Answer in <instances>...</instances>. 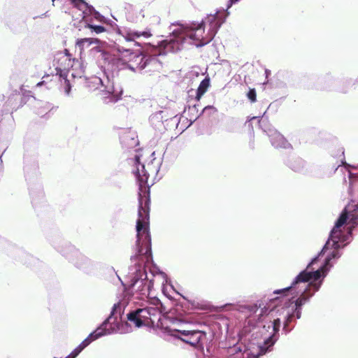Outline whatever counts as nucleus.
I'll return each mask as SVG.
<instances>
[{
  "label": "nucleus",
  "instance_id": "aec40b11",
  "mask_svg": "<svg viewBox=\"0 0 358 358\" xmlns=\"http://www.w3.org/2000/svg\"><path fill=\"white\" fill-rule=\"evenodd\" d=\"M216 112L217 109L213 106H207L202 110V113H208V115L214 114Z\"/></svg>",
  "mask_w": 358,
  "mask_h": 358
},
{
  "label": "nucleus",
  "instance_id": "6e6552de",
  "mask_svg": "<svg viewBox=\"0 0 358 358\" xmlns=\"http://www.w3.org/2000/svg\"><path fill=\"white\" fill-rule=\"evenodd\" d=\"M317 259V257L314 258L312 262L308 265L306 270L301 271L295 278L292 283L291 286L282 289H277L273 292L274 294H278L280 293L287 292L296 287V285L299 282H307L310 280H317L321 277V269H317L315 271H308L312 264H313Z\"/></svg>",
  "mask_w": 358,
  "mask_h": 358
},
{
  "label": "nucleus",
  "instance_id": "f704fd0d",
  "mask_svg": "<svg viewBox=\"0 0 358 358\" xmlns=\"http://www.w3.org/2000/svg\"><path fill=\"white\" fill-rule=\"evenodd\" d=\"M55 1V0H52V3H54Z\"/></svg>",
  "mask_w": 358,
  "mask_h": 358
},
{
  "label": "nucleus",
  "instance_id": "a211bd4d",
  "mask_svg": "<svg viewBox=\"0 0 358 358\" xmlns=\"http://www.w3.org/2000/svg\"><path fill=\"white\" fill-rule=\"evenodd\" d=\"M122 142L128 147H132L134 145H137L138 140L134 137L131 138L129 136L127 135L122 137Z\"/></svg>",
  "mask_w": 358,
  "mask_h": 358
},
{
  "label": "nucleus",
  "instance_id": "5701e85b",
  "mask_svg": "<svg viewBox=\"0 0 358 358\" xmlns=\"http://www.w3.org/2000/svg\"><path fill=\"white\" fill-rule=\"evenodd\" d=\"M294 314L289 315L285 324H284V329H286L289 325V323L292 322Z\"/></svg>",
  "mask_w": 358,
  "mask_h": 358
},
{
  "label": "nucleus",
  "instance_id": "7ed1b4c3",
  "mask_svg": "<svg viewBox=\"0 0 358 358\" xmlns=\"http://www.w3.org/2000/svg\"><path fill=\"white\" fill-rule=\"evenodd\" d=\"M266 311L267 308L262 301L248 306V335L251 334L248 358H258L266 354L275 343L273 338L279 331L280 320L278 318L264 323L262 317Z\"/></svg>",
  "mask_w": 358,
  "mask_h": 358
},
{
  "label": "nucleus",
  "instance_id": "f8f14e48",
  "mask_svg": "<svg viewBox=\"0 0 358 358\" xmlns=\"http://www.w3.org/2000/svg\"><path fill=\"white\" fill-rule=\"evenodd\" d=\"M117 32L119 35L122 36L127 42L131 43L134 45H139L138 43L136 42V39L139 38L141 36L147 38L152 36L150 31H136L127 27L120 28L117 29Z\"/></svg>",
  "mask_w": 358,
  "mask_h": 358
},
{
  "label": "nucleus",
  "instance_id": "20e7f679",
  "mask_svg": "<svg viewBox=\"0 0 358 358\" xmlns=\"http://www.w3.org/2000/svg\"><path fill=\"white\" fill-rule=\"evenodd\" d=\"M94 48L91 50V53L95 55L98 59L99 65L103 69L104 71V77L100 78L98 76H92L87 79V87L90 91H99V94L102 96V98L106 103L116 102L118 101L122 94L121 89H116L114 86V83L109 78V76L107 74V70H104L102 66H104V61L99 57V55L93 51ZM108 73H112L108 71Z\"/></svg>",
  "mask_w": 358,
  "mask_h": 358
},
{
  "label": "nucleus",
  "instance_id": "ddd939ff",
  "mask_svg": "<svg viewBox=\"0 0 358 358\" xmlns=\"http://www.w3.org/2000/svg\"><path fill=\"white\" fill-rule=\"evenodd\" d=\"M72 3L75 8L80 12L79 15L86 22H88V17L90 15H92L95 18H98V17H99V14L94 10V8L89 6L83 0H72Z\"/></svg>",
  "mask_w": 358,
  "mask_h": 358
},
{
  "label": "nucleus",
  "instance_id": "1a4fd4ad",
  "mask_svg": "<svg viewBox=\"0 0 358 358\" xmlns=\"http://www.w3.org/2000/svg\"><path fill=\"white\" fill-rule=\"evenodd\" d=\"M112 317H110L108 320H105L100 327H99L94 331L92 332L87 338H86L79 346L83 350L87 346H88L91 342L98 339L99 338L114 334L117 330L115 324H111L110 328H107L108 322H110Z\"/></svg>",
  "mask_w": 358,
  "mask_h": 358
},
{
  "label": "nucleus",
  "instance_id": "0eeeda50",
  "mask_svg": "<svg viewBox=\"0 0 358 358\" xmlns=\"http://www.w3.org/2000/svg\"><path fill=\"white\" fill-rule=\"evenodd\" d=\"M160 303L157 300L154 306L137 308L127 314L128 320L136 327L154 324L160 315Z\"/></svg>",
  "mask_w": 358,
  "mask_h": 358
},
{
  "label": "nucleus",
  "instance_id": "c85d7f7f",
  "mask_svg": "<svg viewBox=\"0 0 358 358\" xmlns=\"http://www.w3.org/2000/svg\"><path fill=\"white\" fill-rule=\"evenodd\" d=\"M239 0H230L228 5H227V10L229 9L231 6L232 4L238 2Z\"/></svg>",
  "mask_w": 358,
  "mask_h": 358
},
{
  "label": "nucleus",
  "instance_id": "4468645a",
  "mask_svg": "<svg viewBox=\"0 0 358 358\" xmlns=\"http://www.w3.org/2000/svg\"><path fill=\"white\" fill-rule=\"evenodd\" d=\"M166 113L164 110H159L150 115V122L155 128L157 129L162 128L164 120L167 119V115H165Z\"/></svg>",
  "mask_w": 358,
  "mask_h": 358
},
{
  "label": "nucleus",
  "instance_id": "dca6fc26",
  "mask_svg": "<svg viewBox=\"0 0 358 358\" xmlns=\"http://www.w3.org/2000/svg\"><path fill=\"white\" fill-rule=\"evenodd\" d=\"M210 86V79L209 78H206L203 79L196 91V98L197 100H199L201 96L206 93V92L208 90V87Z\"/></svg>",
  "mask_w": 358,
  "mask_h": 358
},
{
  "label": "nucleus",
  "instance_id": "9d476101",
  "mask_svg": "<svg viewBox=\"0 0 358 358\" xmlns=\"http://www.w3.org/2000/svg\"><path fill=\"white\" fill-rule=\"evenodd\" d=\"M112 317H110L108 320H105L100 327H99L94 331L92 332L87 338H86L79 346L83 350L87 346H88L91 342L98 339L99 338L114 334L117 330L115 324H111L110 328H107L108 322H110Z\"/></svg>",
  "mask_w": 358,
  "mask_h": 358
},
{
  "label": "nucleus",
  "instance_id": "72a5a7b5",
  "mask_svg": "<svg viewBox=\"0 0 358 358\" xmlns=\"http://www.w3.org/2000/svg\"><path fill=\"white\" fill-rule=\"evenodd\" d=\"M340 165H337L336 168L335 169V170H336L338 169V167H339Z\"/></svg>",
  "mask_w": 358,
  "mask_h": 358
},
{
  "label": "nucleus",
  "instance_id": "c756f323",
  "mask_svg": "<svg viewBox=\"0 0 358 358\" xmlns=\"http://www.w3.org/2000/svg\"><path fill=\"white\" fill-rule=\"evenodd\" d=\"M82 73H84V71H82ZM83 76V73H80L78 75V77L81 78Z\"/></svg>",
  "mask_w": 358,
  "mask_h": 358
},
{
  "label": "nucleus",
  "instance_id": "39448f33",
  "mask_svg": "<svg viewBox=\"0 0 358 358\" xmlns=\"http://www.w3.org/2000/svg\"><path fill=\"white\" fill-rule=\"evenodd\" d=\"M348 219L350 220V222L352 224H358V203H349L345 208L339 218L336 221L334 227L331 230L329 239L324 246L320 255L327 249V245L329 244L330 241H332L333 247L335 249L340 248L339 242H343L345 241V239L341 237L342 232L340 230V228L346 223Z\"/></svg>",
  "mask_w": 358,
  "mask_h": 358
},
{
  "label": "nucleus",
  "instance_id": "cd10ccee",
  "mask_svg": "<svg viewBox=\"0 0 358 358\" xmlns=\"http://www.w3.org/2000/svg\"><path fill=\"white\" fill-rule=\"evenodd\" d=\"M309 286H313L314 287V292H316L319 289V287H320V284H317V283H310L309 284Z\"/></svg>",
  "mask_w": 358,
  "mask_h": 358
},
{
  "label": "nucleus",
  "instance_id": "473e14b6",
  "mask_svg": "<svg viewBox=\"0 0 358 358\" xmlns=\"http://www.w3.org/2000/svg\"><path fill=\"white\" fill-rule=\"evenodd\" d=\"M71 76H72L73 77H76V76L74 75V73H71Z\"/></svg>",
  "mask_w": 358,
  "mask_h": 358
},
{
  "label": "nucleus",
  "instance_id": "423d86ee",
  "mask_svg": "<svg viewBox=\"0 0 358 358\" xmlns=\"http://www.w3.org/2000/svg\"><path fill=\"white\" fill-rule=\"evenodd\" d=\"M74 60L71 59V55L67 50L64 52H57L54 59V66H55L56 78H59L61 83V88L64 94L70 95L71 85L70 81L66 78L67 71L73 66Z\"/></svg>",
  "mask_w": 358,
  "mask_h": 358
},
{
  "label": "nucleus",
  "instance_id": "7c9ffc66",
  "mask_svg": "<svg viewBox=\"0 0 358 358\" xmlns=\"http://www.w3.org/2000/svg\"><path fill=\"white\" fill-rule=\"evenodd\" d=\"M71 249L73 250V252H74V253H75L76 255H77V254H78V252H77V251H76L73 248H71Z\"/></svg>",
  "mask_w": 358,
  "mask_h": 358
},
{
  "label": "nucleus",
  "instance_id": "9b49d317",
  "mask_svg": "<svg viewBox=\"0 0 358 358\" xmlns=\"http://www.w3.org/2000/svg\"><path fill=\"white\" fill-rule=\"evenodd\" d=\"M174 331L177 333V334H173L174 336L192 346H196L199 344L200 341L205 336V334L203 332L196 330L175 329Z\"/></svg>",
  "mask_w": 358,
  "mask_h": 358
},
{
  "label": "nucleus",
  "instance_id": "a878e982",
  "mask_svg": "<svg viewBox=\"0 0 358 358\" xmlns=\"http://www.w3.org/2000/svg\"><path fill=\"white\" fill-rule=\"evenodd\" d=\"M43 108H44V109H45L44 110H43V111H38V114L39 115L43 116V114H44V113H45L46 110H47V111H49V110H50V105H48V103H45V106H43Z\"/></svg>",
  "mask_w": 358,
  "mask_h": 358
},
{
  "label": "nucleus",
  "instance_id": "393cba45",
  "mask_svg": "<svg viewBox=\"0 0 358 358\" xmlns=\"http://www.w3.org/2000/svg\"><path fill=\"white\" fill-rule=\"evenodd\" d=\"M339 257V255L338 251H333L331 254V256L327 258V262L331 260V258H337Z\"/></svg>",
  "mask_w": 358,
  "mask_h": 358
},
{
  "label": "nucleus",
  "instance_id": "b1692460",
  "mask_svg": "<svg viewBox=\"0 0 358 358\" xmlns=\"http://www.w3.org/2000/svg\"><path fill=\"white\" fill-rule=\"evenodd\" d=\"M294 314L289 315L285 324H284V329H286L289 325V323L292 322Z\"/></svg>",
  "mask_w": 358,
  "mask_h": 358
},
{
  "label": "nucleus",
  "instance_id": "f03ea898",
  "mask_svg": "<svg viewBox=\"0 0 358 358\" xmlns=\"http://www.w3.org/2000/svg\"><path fill=\"white\" fill-rule=\"evenodd\" d=\"M148 187H139L141 192H144V195L139 193L138 219L136 220V247L138 253L131 257V262L134 264L129 268L128 273L131 279L129 288L124 292V299L117 303H115L110 316L112 319L107 325L110 328L111 324H115L116 331L114 333L120 332L119 323L116 313H121L127 305L133 301L136 303L137 299H143L147 297L152 288V280H149L143 264L151 259V238L149 231V199L146 194Z\"/></svg>",
  "mask_w": 358,
  "mask_h": 358
},
{
  "label": "nucleus",
  "instance_id": "f3484780",
  "mask_svg": "<svg viewBox=\"0 0 358 358\" xmlns=\"http://www.w3.org/2000/svg\"><path fill=\"white\" fill-rule=\"evenodd\" d=\"M313 294H308V289H306L301 294V296L296 300L295 306L298 308H301Z\"/></svg>",
  "mask_w": 358,
  "mask_h": 358
},
{
  "label": "nucleus",
  "instance_id": "4be33fe9",
  "mask_svg": "<svg viewBox=\"0 0 358 358\" xmlns=\"http://www.w3.org/2000/svg\"><path fill=\"white\" fill-rule=\"evenodd\" d=\"M83 350L80 348V347L78 345L77 348H76L70 354L73 358H76L81 352Z\"/></svg>",
  "mask_w": 358,
  "mask_h": 358
},
{
  "label": "nucleus",
  "instance_id": "bb28decb",
  "mask_svg": "<svg viewBox=\"0 0 358 358\" xmlns=\"http://www.w3.org/2000/svg\"><path fill=\"white\" fill-rule=\"evenodd\" d=\"M294 314L296 315V317L298 319H299L301 317V308H298V307L296 306Z\"/></svg>",
  "mask_w": 358,
  "mask_h": 358
},
{
  "label": "nucleus",
  "instance_id": "6ab92c4d",
  "mask_svg": "<svg viewBox=\"0 0 358 358\" xmlns=\"http://www.w3.org/2000/svg\"><path fill=\"white\" fill-rule=\"evenodd\" d=\"M87 27L96 34H100L106 31L105 27L101 25H92L88 24Z\"/></svg>",
  "mask_w": 358,
  "mask_h": 358
},
{
  "label": "nucleus",
  "instance_id": "f257e3e1",
  "mask_svg": "<svg viewBox=\"0 0 358 358\" xmlns=\"http://www.w3.org/2000/svg\"><path fill=\"white\" fill-rule=\"evenodd\" d=\"M228 15L229 13L218 11L215 15H207L201 23L171 24L170 38L161 41L150 57L135 54L130 49L123 48H118L113 52L102 51L99 48L93 51L104 61V66L102 67L105 71L114 73L120 69L129 68L133 71H141L147 66H150L149 71H151L152 68L159 69L161 66L156 58L157 55L177 52L185 43L194 44L196 47L208 44L215 37Z\"/></svg>",
  "mask_w": 358,
  "mask_h": 358
},
{
  "label": "nucleus",
  "instance_id": "2eb2a0df",
  "mask_svg": "<svg viewBox=\"0 0 358 358\" xmlns=\"http://www.w3.org/2000/svg\"><path fill=\"white\" fill-rule=\"evenodd\" d=\"M99 43V40L97 38H85L81 39H78L76 41V47H78L82 52L85 48H89L92 44H98Z\"/></svg>",
  "mask_w": 358,
  "mask_h": 358
},
{
  "label": "nucleus",
  "instance_id": "412c9836",
  "mask_svg": "<svg viewBox=\"0 0 358 358\" xmlns=\"http://www.w3.org/2000/svg\"><path fill=\"white\" fill-rule=\"evenodd\" d=\"M248 98L252 101H256V92L255 89H250L248 92Z\"/></svg>",
  "mask_w": 358,
  "mask_h": 358
},
{
  "label": "nucleus",
  "instance_id": "2f4dec72",
  "mask_svg": "<svg viewBox=\"0 0 358 358\" xmlns=\"http://www.w3.org/2000/svg\"><path fill=\"white\" fill-rule=\"evenodd\" d=\"M43 82H40L37 84V86H41L43 84Z\"/></svg>",
  "mask_w": 358,
  "mask_h": 358
}]
</instances>
